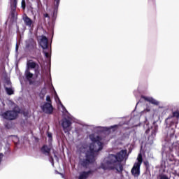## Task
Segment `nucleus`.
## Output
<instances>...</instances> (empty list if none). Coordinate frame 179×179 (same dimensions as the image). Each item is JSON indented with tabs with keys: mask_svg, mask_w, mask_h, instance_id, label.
<instances>
[{
	"mask_svg": "<svg viewBox=\"0 0 179 179\" xmlns=\"http://www.w3.org/2000/svg\"><path fill=\"white\" fill-rule=\"evenodd\" d=\"M90 139L92 143L90 144L89 150L85 153V158L80 160V164L85 169H87L92 163L96 162L97 153L102 150L103 148V143L101 141V137L90 134Z\"/></svg>",
	"mask_w": 179,
	"mask_h": 179,
	"instance_id": "1",
	"label": "nucleus"
},
{
	"mask_svg": "<svg viewBox=\"0 0 179 179\" xmlns=\"http://www.w3.org/2000/svg\"><path fill=\"white\" fill-rule=\"evenodd\" d=\"M127 156V150H122L117 152V155L110 154L107 157L104 158L101 164L100 168L103 170H117L118 173L122 172L124 167L121 164V162L125 159Z\"/></svg>",
	"mask_w": 179,
	"mask_h": 179,
	"instance_id": "2",
	"label": "nucleus"
},
{
	"mask_svg": "<svg viewBox=\"0 0 179 179\" xmlns=\"http://www.w3.org/2000/svg\"><path fill=\"white\" fill-rule=\"evenodd\" d=\"M141 100H145V101H147L149 103H146L145 108L143 110V111L141 112V114H140V117L143 114H150V113H152V106H150V104L157 106V101L150 96H142Z\"/></svg>",
	"mask_w": 179,
	"mask_h": 179,
	"instance_id": "3",
	"label": "nucleus"
},
{
	"mask_svg": "<svg viewBox=\"0 0 179 179\" xmlns=\"http://www.w3.org/2000/svg\"><path fill=\"white\" fill-rule=\"evenodd\" d=\"M20 113V109L17 107H15L12 110H6V112L3 113L1 114V117L8 121H13V120L17 118V115H19Z\"/></svg>",
	"mask_w": 179,
	"mask_h": 179,
	"instance_id": "4",
	"label": "nucleus"
},
{
	"mask_svg": "<svg viewBox=\"0 0 179 179\" xmlns=\"http://www.w3.org/2000/svg\"><path fill=\"white\" fill-rule=\"evenodd\" d=\"M137 160L138 162H136L131 169V174L134 176V177H138L139 174H141V164H142V162H143L142 154H138Z\"/></svg>",
	"mask_w": 179,
	"mask_h": 179,
	"instance_id": "5",
	"label": "nucleus"
},
{
	"mask_svg": "<svg viewBox=\"0 0 179 179\" xmlns=\"http://www.w3.org/2000/svg\"><path fill=\"white\" fill-rule=\"evenodd\" d=\"M71 125H72V117L67 116L62 120V127L65 134L71 132Z\"/></svg>",
	"mask_w": 179,
	"mask_h": 179,
	"instance_id": "6",
	"label": "nucleus"
},
{
	"mask_svg": "<svg viewBox=\"0 0 179 179\" xmlns=\"http://www.w3.org/2000/svg\"><path fill=\"white\" fill-rule=\"evenodd\" d=\"M40 45L43 48V54L46 58H50V50L48 49V39L45 36H42Z\"/></svg>",
	"mask_w": 179,
	"mask_h": 179,
	"instance_id": "7",
	"label": "nucleus"
},
{
	"mask_svg": "<svg viewBox=\"0 0 179 179\" xmlns=\"http://www.w3.org/2000/svg\"><path fill=\"white\" fill-rule=\"evenodd\" d=\"M179 118L178 111H175L172 113L171 115H169L165 120V124L168 128H171L174 125L175 122L173 120V118Z\"/></svg>",
	"mask_w": 179,
	"mask_h": 179,
	"instance_id": "8",
	"label": "nucleus"
},
{
	"mask_svg": "<svg viewBox=\"0 0 179 179\" xmlns=\"http://www.w3.org/2000/svg\"><path fill=\"white\" fill-rule=\"evenodd\" d=\"M41 108L45 114L51 115L54 111V107L52 106V103L44 102L43 105L41 106Z\"/></svg>",
	"mask_w": 179,
	"mask_h": 179,
	"instance_id": "9",
	"label": "nucleus"
},
{
	"mask_svg": "<svg viewBox=\"0 0 179 179\" xmlns=\"http://www.w3.org/2000/svg\"><path fill=\"white\" fill-rule=\"evenodd\" d=\"M27 69H35V75L36 77L40 75V71H38V64L33 60H29L27 62Z\"/></svg>",
	"mask_w": 179,
	"mask_h": 179,
	"instance_id": "10",
	"label": "nucleus"
},
{
	"mask_svg": "<svg viewBox=\"0 0 179 179\" xmlns=\"http://www.w3.org/2000/svg\"><path fill=\"white\" fill-rule=\"evenodd\" d=\"M10 15L12 19H16V8H17V0H10Z\"/></svg>",
	"mask_w": 179,
	"mask_h": 179,
	"instance_id": "11",
	"label": "nucleus"
},
{
	"mask_svg": "<svg viewBox=\"0 0 179 179\" xmlns=\"http://www.w3.org/2000/svg\"><path fill=\"white\" fill-rule=\"evenodd\" d=\"M26 49L28 50L29 51H33L36 48V41H34V39L33 38H29L26 41Z\"/></svg>",
	"mask_w": 179,
	"mask_h": 179,
	"instance_id": "12",
	"label": "nucleus"
},
{
	"mask_svg": "<svg viewBox=\"0 0 179 179\" xmlns=\"http://www.w3.org/2000/svg\"><path fill=\"white\" fill-rule=\"evenodd\" d=\"M59 1L60 0H55V8L52 15V20H55V19H57V14L58 13V6H59Z\"/></svg>",
	"mask_w": 179,
	"mask_h": 179,
	"instance_id": "13",
	"label": "nucleus"
},
{
	"mask_svg": "<svg viewBox=\"0 0 179 179\" xmlns=\"http://www.w3.org/2000/svg\"><path fill=\"white\" fill-rule=\"evenodd\" d=\"M93 174V171H82L80 173L78 179H87L89 178V176Z\"/></svg>",
	"mask_w": 179,
	"mask_h": 179,
	"instance_id": "14",
	"label": "nucleus"
},
{
	"mask_svg": "<svg viewBox=\"0 0 179 179\" xmlns=\"http://www.w3.org/2000/svg\"><path fill=\"white\" fill-rule=\"evenodd\" d=\"M55 99L56 101L57 100L59 101V103H60V106L62 108V113L68 114V110H66V108H65V106H64V105L61 102V100L59 99V97L58 96V94H57V92L55 91Z\"/></svg>",
	"mask_w": 179,
	"mask_h": 179,
	"instance_id": "15",
	"label": "nucleus"
},
{
	"mask_svg": "<svg viewBox=\"0 0 179 179\" xmlns=\"http://www.w3.org/2000/svg\"><path fill=\"white\" fill-rule=\"evenodd\" d=\"M41 152L45 155V156H50V153L51 152V148L48 147V145H43L41 149Z\"/></svg>",
	"mask_w": 179,
	"mask_h": 179,
	"instance_id": "16",
	"label": "nucleus"
},
{
	"mask_svg": "<svg viewBox=\"0 0 179 179\" xmlns=\"http://www.w3.org/2000/svg\"><path fill=\"white\" fill-rule=\"evenodd\" d=\"M23 20L24 22V24L28 26V27H31V24H33V20L30 19L27 15L23 17Z\"/></svg>",
	"mask_w": 179,
	"mask_h": 179,
	"instance_id": "17",
	"label": "nucleus"
},
{
	"mask_svg": "<svg viewBox=\"0 0 179 179\" xmlns=\"http://www.w3.org/2000/svg\"><path fill=\"white\" fill-rule=\"evenodd\" d=\"M5 90L8 96H12V94H13V90H12L10 87H5Z\"/></svg>",
	"mask_w": 179,
	"mask_h": 179,
	"instance_id": "18",
	"label": "nucleus"
},
{
	"mask_svg": "<svg viewBox=\"0 0 179 179\" xmlns=\"http://www.w3.org/2000/svg\"><path fill=\"white\" fill-rule=\"evenodd\" d=\"M25 77L29 80V79H31L33 78V73H31L29 70L25 71Z\"/></svg>",
	"mask_w": 179,
	"mask_h": 179,
	"instance_id": "19",
	"label": "nucleus"
},
{
	"mask_svg": "<svg viewBox=\"0 0 179 179\" xmlns=\"http://www.w3.org/2000/svg\"><path fill=\"white\" fill-rule=\"evenodd\" d=\"M6 86H8V87H10L12 86V83L10 82V80H6L4 84V88L6 87Z\"/></svg>",
	"mask_w": 179,
	"mask_h": 179,
	"instance_id": "20",
	"label": "nucleus"
},
{
	"mask_svg": "<svg viewBox=\"0 0 179 179\" xmlns=\"http://www.w3.org/2000/svg\"><path fill=\"white\" fill-rule=\"evenodd\" d=\"M44 96H45V90H42L39 94L40 99H44Z\"/></svg>",
	"mask_w": 179,
	"mask_h": 179,
	"instance_id": "21",
	"label": "nucleus"
},
{
	"mask_svg": "<svg viewBox=\"0 0 179 179\" xmlns=\"http://www.w3.org/2000/svg\"><path fill=\"white\" fill-rule=\"evenodd\" d=\"M21 8L22 9H26V1L25 0H22Z\"/></svg>",
	"mask_w": 179,
	"mask_h": 179,
	"instance_id": "22",
	"label": "nucleus"
},
{
	"mask_svg": "<svg viewBox=\"0 0 179 179\" xmlns=\"http://www.w3.org/2000/svg\"><path fill=\"white\" fill-rule=\"evenodd\" d=\"M159 179H169L167 175H159Z\"/></svg>",
	"mask_w": 179,
	"mask_h": 179,
	"instance_id": "23",
	"label": "nucleus"
},
{
	"mask_svg": "<svg viewBox=\"0 0 179 179\" xmlns=\"http://www.w3.org/2000/svg\"><path fill=\"white\" fill-rule=\"evenodd\" d=\"M46 101L45 103H52V101H51V96H50V95H48L46 96Z\"/></svg>",
	"mask_w": 179,
	"mask_h": 179,
	"instance_id": "24",
	"label": "nucleus"
},
{
	"mask_svg": "<svg viewBox=\"0 0 179 179\" xmlns=\"http://www.w3.org/2000/svg\"><path fill=\"white\" fill-rule=\"evenodd\" d=\"M134 94L136 98H138V96H140L139 91H134Z\"/></svg>",
	"mask_w": 179,
	"mask_h": 179,
	"instance_id": "25",
	"label": "nucleus"
},
{
	"mask_svg": "<svg viewBox=\"0 0 179 179\" xmlns=\"http://www.w3.org/2000/svg\"><path fill=\"white\" fill-rule=\"evenodd\" d=\"M48 136L49 139H52V134H51V133H48Z\"/></svg>",
	"mask_w": 179,
	"mask_h": 179,
	"instance_id": "26",
	"label": "nucleus"
},
{
	"mask_svg": "<svg viewBox=\"0 0 179 179\" xmlns=\"http://www.w3.org/2000/svg\"><path fill=\"white\" fill-rule=\"evenodd\" d=\"M44 17H47L48 19H50V15H48V13H45L43 14Z\"/></svg>",
	"mask_w": 179,
	"mask_h": 179,
	"instance_id": "27",
	"label": "nucleus"
},
{
	"mask_svg": "<svg viewBox=\"0 0 179 179\" xmlns=\"http://www.w3.org/2000/svg\"><path fill=\"white\" fill-rule=\"evenodd\" d=\"M3 158V155L0 153V163L2 162Z\"/></svg>",
	"mask_w": 179,
	"mask_h": 179,
	"instance_id": "28",
	"label": "nucleus"
},
{
	"mask_svg": "<svg viewBox=\"0 0 179 179\" xmlns=\"http://www.w3.org/2000/svg\"><path fill=\"white\" fill-rule=\"evenodd\" d=\"M18 50H19V45L17 43L16 45H15V51H16V52H17Z\"/></svg>",
	"mask_w": 179,
	"mask_h": 179,
	"instance_id": "29",
	"label": "nucleus"
},
{
	"mask_svg": "<svg viewBox=\"0 0 179 179\" xmlns=\"http://www.w3.org/2000/svg\"><path fill=\"white\" fill-rule=\"evenodd\" d=\"M150 132V129H147L145 131V134H149Z\"/></svg>",
	"mask_w": 179,
	"mask_h": 179,
	"instance_id": "30",
	"label": "nucleus"
},
{
	"mask_svg": "<svg viewBox=\"0 0 179 179\" xmlns=\"http://www.w3.org/2000/svg\"><path fill=\"white\" fill-rule=\"evenodd\" d=\"M144 164L145 166H149V162H144Z\"/></svg>",
	"mask_w": 179,
	"mask_h": 179,
	"instance_id": "31",
	"label": "nucleus"
},
{
	"mask_svg": "<svg viewBox=\"0 0 179 179\" xmlns=\"http://www.w3.org/2000/svg\"><path fill=\"white\" fill-rule=\"evenodd\" d=\"M95 128L99 129H101L103 127L99 126V127H95Z\"/></svg>",
	"mask_w": 179,
	"mask_h": 179,
	"instance_id": "32",
	"label": "nucleus"
},
{
	"mask_svg": "<svg viewBox=\"0 0 179 179\" xmlns=\"http://www.w3.org/2000/svg\"><path fill=\"white\" fill-rule=\"evenodd\" d=\"M110 128H117V125L111 126Z\"/></svg>",
	"mask_w": 179,
	"mask_h": 179,
	"instance_id": "33",
	"label": "nucleus"
},
{
	"mask_svg": "<svg viewBox=\"0 0 179 179\" xmlns=\"http://www.w3.org/2000/svg\"><path fill=\"white\" fill-rule=\"evenodd\" d=\"M139 103H141V101H139L138 102H137L136 106H138V104H139Z\"/></svg>",
	"mask_w": 179,
	"mask_h": 179,
	"instance_id": "34",
	"label": "nucleus"
},
{
	"mask_svg": "<svg viewBox=\"0 0 179 179\" xmlns=\"http://www.w3.org/2000/svg\"><path fill=\"white\" fill-rule=\"evenodd\" d=\"M46 7H47V8H48V4H46Z\"/></svg>",
	"mask_w": 179,
	"mask_h": 179,
	"instance_id": "35",
	"label": "nucleus"
},
{
	"mask_svg": "<svg viewBox=\"0 0 179 179\" xmlns=\"http://www.w3.org/2000/svg\"><path fill=\"white\" fill-rule=\"evenodd\" d=\"M157 106H159V102H157Z\"/></svg>",
	"mask_w": 179,
	"mask_h": 179,
	"instance_id": "36",
	"label": "nucleus"
},
{
	"mask_svg": "<svg viewBox=\"0 0 179 179\" xmlns=\"http://www.w3.org/2000/svg\"><path fill=\"white\" fill-rule=\"evenodd\" d=\"M55 157H57V155H55Z\"/></svg>",
	"mask_w": 179,
	"mask_h": 179,
	"instance_id": "37",
	"label": "nucleus"
}]
</instances>
